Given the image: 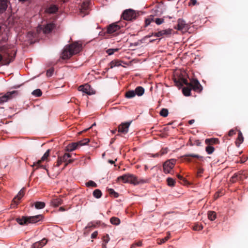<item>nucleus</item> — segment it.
Segmentation results:
<instances>
[{"mask_svg": "<svg viewBox=\"0 0 248 248\" xmlns=\"http://www.w3.org/2000/svg\"><path fill=\"white\" fill-rule=\"evenodd\" d=\"M108 192L110 196H113L115 198H117L119 196L118 193L115 192L113 189L109 188L108 189Z\"/></svg>", "mask_w": 248, "mask_h": 248, "instance_id": "4c0bfd02", "label": "nucleus"}, {"mask_svg": "<svg viewBox=\"0 0 248 248\" xmlns=\"http://www.w3.org/2000/svg\"><path fill=\"white\" fill-rule=\"evenodd\" d=\"M219 143V141L217 138L206 139L205 140V143L207 145L213 146L214 144H217Z\"/></svg>", "mask_w": 248, "mask_h": 248, "instance_id": "aec40b11", "label": "nucleus"}, {"mask_svg": "<svg viewBox=\"0 0 248 248\" xmlns=\"http://www.w3.org/2000/svg\"><path fill=\"white\" fill-rule=\"evenodd\" d=\"M7 0H0V14L3 13L8 7Z\"/></svg>", "mask_w": 248, "mask_h": 248, "instance_id": "6ab92c4d", "label": "nucleus"}, {"mask_svg": "<svg viewBox=\"0 0 248 248\" xmlns=\"http://www.w3.org/2000/svg\"><path fill=\"white\" fill-rule=\"evenodd\" d=\"M184 159L189 162H192L194 164L198 163L197 161H201L202 157L198 155L194 154H189L184 155L183 156Z\"/></svg>", "mask_w": 248, "mask_h": 248, "instance_id": "1a4fd4ad", "label": "nucleus"}, {"mask_svg": "<svg viewBox=\"0 0 248 248\" xmlns=\"http://www.w3.org/2000/svg\"><path fill=\"white\" fill-rule=\"evenodd\" d=\"M160 115L164 117H166L168 115V110L166 108H162L160 112Z\"/></svg>", "mask_w": 248, "mask_h": 248, "instance_id": "a19ab883", "label": "nucleus"}, {"mask_svg": "<svg viewBox=\"0 0 248 248\" xmlns=\"http://www.w3.org/2000/svg\"><path fill=\"white\" fill-rule=\"evenodd\" d=\"M208 218L211 220H214L216 218V214L214 211H209L208 212Z\"/></svg>", "mask_w": 248, "mask_h": 248, "instance_id": "473e14b6", "label": "nucleus"}, {"mask_svg": "<svg viewBox=\"0 0 248 248\" xmlns=\"http://www.w3.org/2000/svg\"><path fill=\"white\" fill-rule=\"evenodd\" d=\"M205 151L208 154L210 155L214 152L215 148L213 146L207 145L205 148Z\"/></svg>", "mask_w": 248, "mask_h": 248, "instance_id": "72a5a7b5", "label": "nucleus"}, {"mask_svg": "<svg viewBox=\"0 0 248 248\" xmlns=\"http://www.w3.org/2000/svg\"><path fill=\"white\" fill-rule=\"evenodd\" d=\"M190 142H191V145H196L197 146H199L200 145V143H201V142L199 140H194V142L192 143V140H190Z\"/></svg>", "mask_w": 248, "mask_h": 248, "instance_id": "864d4df0", "label": "nucleus"}, {"mask_svg": "<svg viewBox=\"0 0 248 248\" xmlns=\"http://www.w3.org/2000/svg\"><path fill=\"white\" fill-rule=\"evenodd\" d=\"M118 179L122 181L123 183H130L135 185L140 183L143 184L145 182V180L139 179L134 175L130 173L125 174L121 176L118 178Z\"/></svg>", "mask_w": 248, "mask_h": 248, "instance_id": "20e7f679", "label": "nucleus"}, {"mask_svg": "<svg viewBox=\"0 0 248 248\" xmlns=\"http://www.w3.org/2000/svg\"><path fill=\"white\" fill-rule=\"evenodd\" d=\"M25 189V188H23L20 190L17 195L13 200L12 203H11V206L14 207L15 206H16L18 204V201L20 200L21 198L24 195Z\"/></svg>", "mask_w": 248, "mask_h": 248, "instance_id": "ddd939ff", "label": "nucleus"}, {"mask_svg": "<svg viewBox=\"0 0 248 248\" xmlns=\"http://www.w3.org/2000/svg\"><path fill=\"white\" fill-rule=\"evenodd\" d=\"M50 150L48 149L46 152L44 154L43 156L41 157V159L38 160L36 162H34L33 165H31L32 167L33 168V171L38 169V168H42L45 170H46V166L43 165H41V163L43 161H46L47 160L48 157L49 155Z\"/></svg>", "mask_w": 248, "mask_h": 248, "instance_id": "423d86ee", "label": "nucleus"}, {"mask_svg": "<svg viewBox=\"0 0 248 248\" xmlns=\"http://www.w3.org/2000/svg\"><path fill=\"white\" fill-rule=\"evenodd\" d=\"M62 201L61 198H54L51 201V204L55 207H57L62 204Z\"/></svg>", "mask_w": 248, "mask_h": 248, "instance_id": "b1692460", "label": "nucleus"}, {"mask_svg": "<svg viewBox=\"0 0 248 248\" xmlns=\"http://www.w3.org/2000/svg\"><path fill=\"white\" fill-rule=\"evenodd\" d=\"M93 195L94 197L98 199L102 196V194L100 189H96L93 191Z\"/></svg>", "mask_w": 248, "mask_h": 248, "instance_id": "2f4dec72", "label": "nucleus"}, {"mask_svg": "<svg viewBox=\"0 0 248 248\" xmlns=\"http://www.w3.org/2000/svg\"><path fill=\"white\" fill-rule=\"evenodd\" d=\"M196 2V0H190V3L193 5H195Z\"/></svg>", "mask_w": 248, "mask_h": 248, "instance_id": "052dcab7", "label": "nucleus"}, {"mask_svg": "<svg viewBox=\"0 0 248 248\" xmlns=\"http://www.w3.org/2000/svg\"><path fill=\"white\" fill-rule=\"evenodd\" d=\"M170 233L168 232V235L167 236L162 239H157V243L159 245L164 243L170 238Z\"/></svg>", "mask_w": 248, "mask_h": 248, "instance_id": "7c9ffc66", "label": "nucleus"}, {"mask_svg": "<svg viewBox=\"0 0 248 248\" xmlns=\"http://www.w3.org/2000/svg\"><path fill=\"white\" fill-rule=\"evenodd\" d=\"M164 20L163 18H154V20L153 21L155 22V23L157 25H160L164 22Z\"/></svg>", "mask_w": 248, "mask_h": 248, "instance_id": "a18cd8bd", "label": "nucleus"}, {"mask_svg": "<svg viewBox=\"0 0 248 248\" xmlns=\"http://www.w3.org/2000/svg\"><path fill=\"white\" fill-rule=\"evenodd\" d=\"M58 9L56 5H52L46 9V12L50 14H53L56 13L58 11Z\"/></svg>", "mask_w": 248, "mask_h": 248, "instance_id": "bb28decb", "label": "nucleus"}, {"mask_svg": "<svg viewBox=\"0 0 248 248\" xmlns=\"http://www.w3.org/2000/svg\"><path fill=\"white\" fill-rule=\"evenodd\" d=\"M134 91L135 92L136 95L137 94L139 96L142 95L144 93V89L141 86L137 87Z\"/></svg>", "mask_w": 248, "mask_h": 248, "instance_id": "393cba45", "label": "nucleus"}, {"mask_svg": "<svg viewBox=\"0 0 248 248\" xmlns=\"http://www.w3.org/2000/svg\"><path fill=\"white\" fill-rule=\"evenodd\" d=\"M118 50L119 49L118 48L108 49L107 50V53L108 54V55H111L113 54L115 52L118 51Z\"/></svg>", "mask_w": 248, "mask_h": 248, "instance_id": "de8ad7c7", "label": "nucleus"}, {"mask_svg": "<svg viewBox=\"0 0 248 248\" xmlns=\"http://www.w3.org/2000/svg\"><path fill=\"white\" fill-rule=\"evenodd\" d=\"M55 25L52 23L47 24L43 29V32L45 33H48L52 31Z\"/></svg>", "mask_w": 248, "mask_h": 248, "instance_id": "412c9836", "label": "nucleus"}, {"mask_svg": "<svg viewBox=\"0 0 248 248\" xmlns=\"http://www.w3.org/2000/svg\"><path fill=\"white\" fill-rule=\"evenodd\" d=\"M14 58L11 56L9 51L3 53L2 55L0 54V64L8 65L12 62Z\"/></svg>", "mask_w": 248, "mask_h": 248, "instance_id": "6e6552de", "label": "nucleus"}, {"mask_svg": "<svg viewBox=\"0 0 248 248\" xmlns=\"http://www.w3.org/2000/svg\"><path fill=\"white\" fill-rule=\"evenodd\" d=\"M108 162L109 163H110L111 164H113L114 163V161L113 160H108Z\"/></svg>", "mask_w": 248, "mask_h": 248, "instance_id": "338daca9", "label": "nucleus"}, {"mask_svg": "<svg viewBox=\"0 0 248 248\" xmlns=\"http://www.w3.org/2000/svg\"><path fill=\"white\" fill-rule=\"evenodd\" d=\"M102 248H107V244L103 243L102 245Z\"/></svg>", "mask_w": 248, "mask_h": 248, "instance_id": "e2e57ef3", "label": "nucleus"}, {"mask_svg": "<svg viewBox=\"0 0 248 248\" xmlns=\"http://www.w3.org/2000/svg\"><path fill=\"white\" fill-rule=\"evenodd\" d=\"M61 157L62 159V161L66 163L67 162L68 159L71 157V155L69 153H65L63 156Z\"/></svg>", "mask_w": 248, "mask_h": 248, "instance_id": "f704fd0d", "label": "nucleus"}, {"mask_svg": "<svg viewBox=\"0 0 248 248\" xmlns=\"http://www.w3.org/2000/svg\"><path fill=\"white\" fill-rule=\"evenodd\" d=\"M32 94L35 96L39 97L42 95V93L40 89H38L34 90L32 92Z\"/></svg>", "mask_w": 248, "mask_h": 248, "instance_id": "ea45409f", "label": "nucleus"}, {"mask_svg": "<svg viewBox=\"0 0 248 248\" xmlns=\"http://www.w3.org/2000/svg\"><path fill=\"white\" fill-rule=\"evenodd\" d=\"M201 226L198 224L195 225L193 227V229L194 231H199L201 230Z\"/></svg>", "mask_w": 248, "mask_h": 248, "instance_id": "6e6d98bb", "label": "nucleus"}, {"mask_svg": "<svg viewBox=\"0 0 248 248\" xmlns=\"http://www.w3.org/2000/svg\"><path fill=\"white\" fill-rule=\"evenodd\" d=\"M175 28L179 31H185L187 29V26L184 20L179 18L177 20V27Z\"/></svg>", "mask_w": 248, "mask_h": 248, "instance_id": "dca6fc26", "label": "nucleus"}, {"mask_svg": "<svg viewBox=\"0 0 248 248\" xmlns=\"http://www.w3.org/2000/svg\"><path fill=\"white\" fill-rule=\"evenodd\" d=\"M175 163L174 159H170L166 161L163 164L164 171L166 173H170V170L173 168Z\"/></svg>", "mask_w": 248, "mask_h": 248, "instance_id": "9b49d317", "label": "nucleus"}, {"mask_svg": "<svg viewBox=\"0 0 248 248\" xmlns=\"http://www.w3.org/2000/svg\"><path fill=\"white\" fill-rule=\"evenodd\" d=\"M47 242V240L44 238L41 240L36 242L32 245L33 248H42L44 247Z\"/></svg>", "mask_w": 248, "mask_h": 248, "instance_id": "a211bd4d", "label": "nucleus"}, {"mask_svg": "<svg viewBox=\"0 0 248 248\" xmlns=\"http://www.w3.org/2000/svg\"><path fill=\"white\" fill-rule=\"evenodd\" d=\"M194 122V120H190V121H189V122H188V123H189V124H192Z\"/></svg>", "mask_w": 248, "mask_h": 248, "instance_id": "69168bd1", "label": "nucleus"}, {"mask_svg": "<svg viewBox=\"0 0 248 248\" xmlns=\"http://www.w3.org/2000/svg\"><path fill=\"white\" fill-rule=\"evenodd\" d=\"M201 173H202V171H201L200 168H198L197 171V174H196L197 177H200L202 176Z\"/></svg>", "mask_w": 248, "mask_h": 248, "instance_id": "4d7b16f0", "label": "nucleus"}, {"mask_svg": "<svg viewBox=\"0 0 248 248\" xmlns=\"http://www.w3.org/2000/svg\"><path fill=\"white\" fill-rule=\"evenodd\" d=\"M137 16V13H136L135 11L131 9L124 10L122 15V17L123 19L127 21H132L135 19Z\"/></svg>", "mask_w": 248, "mask_h": 248, "instance_id": "0eeeda50", "label": "nucleus"}, {"mask_svg": "<svg viewBox=\"0 0 248 248\" xmlns=\"http://www.w3.org/2000/svg\"><path fill=\"white\" fill-rule=\"evenodd\" d=\"M59 210L60 211L62 212V211H64L65 210V208H64L63 207H61L59 208Z\"/></svg>", "mask_w": 248, "mask_h": 248, "instance_id": "680f3d73", "label": "nucleus"}, {"mask_svg": "<svg viewBox=\"0 0 248 248\" xmlns=\"http://www.w3.org/2000/svg\"><path fill=\"white\" fill-rule=\"evenodd\" d=\"M116 131L117 130L116 129H114V130H113L111 131V132L113 133V134H115L116 132Z\"/></svg>", "mask_w": 248, "mask_h": 248, "instance_id": "774afa93", "label": "nucleus"}, {"mask_svg": "<svg viewBox=\"0 0 248 248\" xmlns=\"http://www.w3.org/2000/svg\"><path fill=\"white\" fill-rule=\"evenodd\" d=\"M136 95L135 92L134 90H129L125 93V97L127 98H132Z\"/></svg>", "mask_w": 248, "mask_h": 248, "instance_id": "c85d7f7f", "label": "nucleus"}, {"mask_svg": "<svg viewBox=\"0 0 248 248\" xmlns=\"http://www.w3.org/2000/svg\"><path fill=\"white\" fill-rule=\"evenodd\" d=\"M102 240H103V243H105L106 244H107L110 240V238L109 237L108 234H107L103 236V237L102 238Z\"/></svg>", "mask_w": 248, "mask_h": 248, "instance_id": "49530a36", "label": "nucleus"}, {"mask_svg": "<svg viewBox=\"0 0 248 248\" xmlns=\"http://www.w3.org/2000/svg\"><path fill=\"white\" fill-rule=\"evenodd\" d=\"M178 178L181 181V183L183 185H187L188 184V182L182 176H181L180 174H177V175Z\"/></svg>", "mask_w": 248, "mask_h": 248, "instance_id": "58836bf2", "label": "nucleus"}, {"mask_svg": "<svg viewBox=\"0 0 248 248\" xmlns=\"http://www.w3.org/2000/svg\"><path fill=\"white\" fill-rule=\"evenodd\" d=\"M98 235V232L97 231L94 232L91 235L92 238H96Z\"/></svg>", "mask_w": 248, "mask_h": 248, "instance_id": "13d9d810", "label": "nucleus"}, {"mask_svg": "<svg viewBox=\"0 0 248 248\" xmlns=\"http://www.w3.org/2000/svg\"><path fill=\"white\" fill-rule=\"evenodd\" d=\"M244 141V138L242 132L239 131L238 133V137L236 141V145L239 146V145L242 143Z\"/></svg>", "mask_w": 248, "mask_h": 248, "instance_id": "a878e982", "label": "nucleus"}, {"mask_svg": "<svg viewBox=\"0 0 248 248\" xmlns=\"http://www.w3.org/2000/svg\"><path fill=\"white\" fill-rule=\"evenodd\" d=\"M44 217L42 215L34 216H22L16 218V221L20 225H27L28 224H34L42 220Z\"/></svg>", "mask_w": 248, "mask_h": 248, "instance_id": "7ed1b4c3", "label": "nucleus"}, {"mask_svg": "<svg viewBox=\"0 0 248 248\" xmlns=\"http://www.w3.org/2000/svg\"><path fill=\"white\" fill-rule=\"evenodd\" d=\"M17 93L18 92L17 91L7 92L5 94L0 97V104H2L7 102L8 100L11 99L15 96L17 95Z\"/></svg>", "mask_w": 248, "mask_h": 248, "instance_id": "9d476101", "label": "nucleus"}, {"mask_svg": "<svg viewBox=\"0 0 248 248\" xmlns=\"http://www.w3.org/2000/svg\"><path fill=\"white\" fill-rule=\"evenodd\" d=\"M172 31L171 29H167L164 30H162L159 31L157 32H155L153 33L154 36L157 37L163 36H168L171 34Z\"/></svg>", "mask_w": 248, "mask_h": 248, "instance_id": "f3484780", "label": "nucleus"}, {"mask_svg": "<svg viewBox=\"0 0 248 248\" xmlns=\"http://www.w3.org/2000/svg\"><path fill=\"white\" fill-rule=\"evenodd\" d=\"M54 72V69L53 68H50L47 70L46 75L48 77H51Z\"/></svg>", "mask_w": 248, "mask_h": 248, "instance_id": "09e8293b", "label": "nucleus"}, {"mask_svg": "<svg viewBox=\"0 0 248 248\" xmlns=\"http://www.w3.org/2000/svg\"><path fill=\"white\" fill-rule=\"evenodd\" d=\"M62 162H63V161H62V159L61 156H59L58 158V160L57 161V167H59L62 163Z\"/></svg>", "mask_w": 248, "mask_h": 248, "instance_id": "3c124183", "label": "nucleus"}, {"mask_svg": "<svg viewBox=\"0 0 248 248\" xmlns=\"http://www.w3.org/2000/svg\"><path fill=\"white\" fill-rule=\"evenodd\" d=\"M90 141V140L89 139H84L83 140H81L78 141V142L79 146H81L83 145H85L87 144Z\"/></svg>", "mask_w": 248, "mask_h": 248, "instance_id": "e433bc0d", "label": "nucleus"}, {"mask_svg": "<svg viewBox=\"0 0 248 248\" xmlns=\"http://www.w3.org/2000/svg\"><path fill=\"white\" fill-rule=\"evenodd\" d=\"M110 222L113 225H118L120 223L121 221L119 218L113 217L110 218Z\"/></svg>", "mask_w": 248, "mask_h": 248, "instance_id": "c756f323", "label": "nucleus"}, {"mask_svg": "<svg viewBox=\"0 0 248 248\" xmlns=\"http://www.w3.org/2000/svg\"><path fill=\"white\" fill-rule=\"evenodd\" d=\"M167 184L169 186H172L175 185V180L171 178H168L167 179Z\"/></svg>", "mask_w": 248, "mask_h": 248, "instance_id": "37998d69", "label": "nucleus"}, {"mask_svg": "<svg viewBox=\"0 0 248 248\" xmlns=\"http://www.w3.org/2000/svg\"><path fill=\"white\" fill-rule=\"evenodd\" d=\"M232 177V179H235L236 180H239L241 179V175L235 173Z\"/></svg>", "mask_w": 248, "mask_h": 248, "instance_id": "603ef678", "label": "nucleus"}, {"mask_svg": "<svg viewBox=\"0 0 248 248\" xmlns=\"http://www.w3.org/2000/svg\"><path fill=\"white\" fill-rule=\"evenodd\" d=\"M230 181L232 182V183H235L237 180L235 179H232V177L231 178V179H230Z\"/></svg>", "mask_w": 248, "mask_h": 248, "instance_id": "0e129e2a", "label": "nucleus"}, {"mask_svg": "<svg viewBox=\"0 0 248 248\" xmlns=\"http://www.w3.org/2000/svg\"><path fill=\"white\" fill-rule=\"evenodd\" d=\"M34 206L37 209H41L45 207V203L42 202H36L34 203Z\"/></svg>", "mask_w": 248, "mask_h": 248, "instance_id": "cd10ccee", "label": "nucleus"}, {"mask_svg": "<svg viewBox=\"0 0 248 248\" xmlns=\"http://www.w3.org/2000/svg\"><path fill=\"white\" fill-rule=\"evenodd\" d=\"M235 134H236L235 131L233 129H231L229 131V132L228 133V135L230 137H232V136H233L234 135H235Z\"/></svg>", "mask_w": 248, "mask_h": 248, "instance_id": "5fc2aeb1", "label": "nucleus"}, {"mask_svg": "<svg viewBox=\"0 0 248 248\" xmlns=\"http://www.w3.org/2000/svg\"><path fill=\"white\" fill-rule=\"evenodd\" d=\"M78 90L79 91H81L88 95H91L93 93L92 90L91 89L90 85L88 84L80 85L79 86Z\"/></svg>", "mask_w": 248, "mask_h": 248, "instance_id": "2eb2a0df", "label": "nucleus"}, {"mask_svg": "<svg viewBox=\"0 0 248 248\" xmlns=\"http://www.w3.org/2000/svg\"><path fill=\"white\" fill-rule=\"evenodd\" d=\"M74 161V159H68L67 162L64 165V167H65L68 164L73 163Z\"/></svg>", "mask_w": 248, "mask_h": 248, "instance_id": "bf43d9fd", "label": "nucleus"}, {"mask_svg": "<svg viewBox=\"0 0 248 248\" xmlns=\"http://www.w3.org/2000/svg\"><path fill=\"white\" fill-rule=\"evenodd\" d=\"M86 186L88 187L92 186L93 187H96L97 186V184L93 181L90 180L86 183Z\"/></svg>", "mask_w": 248, "mask_h": 248, "instance_id": "79ce46f5", "label": "nucleus"}, {"mask_svg": "<svg viewBox=\"0 0 248 248\" xmlns=\"http://www.w3.org/2000/svg\"><path fill=\"white\" fill-rule=\"evenodd\" d=\"M79 147L78 142H73L69 144L66 147V150L68 152L73 151Z\"/></svg>", "mask_w": 248, "mask_h": 248, "instance_id": "4be33fe9", "label": "nucleus"}, {"mask_svg": "<svg viewBox=\"0 0 248 248\" xmlns=\"http://www.w3.org/2000/svg\"><path fill=\"white\" fill-rule=\"evenodd\" d=\"M174 81L178 87H181L184 85L186 86L183 88L182 90L183 93L185 96H189L191 90L198 93H200L202 90L201 84L196 78L191 79L189 82L187 79L180 78L178 80L175 79Z\"/></svg>", "mask_w": 248, "mask_h": 248, "instance_id": "f257e3e1", "label": "nucleus"}, {"mask_svg": "<svg viewBox=\"0 0 248 248\" xmlns=\"http://www.w3.org/2000/svg\"><path fill=\"white\" fill-rule=\"evenodd\" d=\"M82 45L77 42H74L66 45L62 51L61 58L63 60H67L73 55L79 53L81 50Z\"/></svg>", "mask_w": 248, "mask_h": 248, "instance_id": "f03ea898", "label": "nucleus"}, {"mask_svg": "<svg viewBox=\"0 0 248 248\" xmlns=\"http://www.w3.org/2000/svg\"><path fill=\"white\" fill-rule=\"evenodd\" d=\"M130 122H126L121 124L118 126V132L124 134L128 133Z\"/></svg>", "mask_w": 248, "mask_h": 248, "instance_id": "4468645a", "label": "nucleus"}, {"mask_svg": "<svg viewBox=\"0 0 248 248\" xmlns=\"http://www.w3.org/2000/svg\"><path fill=\"white\" fill-rule=\"evenodd\" d=\"M141 246V242H138L137 243H133L131 246V248H136L137 247H140Z\"/></svg>", "mask_w": 248, "mask_h": 248, "instance_id": "8fccbe9b", "label": "nucleus"}, {"mask_svg": "<svg viewBox=\"0 0 248 248\" xmlns=\"http://www.w3.org/2000/svg\"><path fill=\"white\" fill-rule=\"evenodd\" d=\"M168 149L167 148H162L160 152L155 154H152V156L153 157H158L162 155L166 154L168 153Z\"/></svg>", "mask_w": 248, "mask_h": 248, "instance_id": "5701e85b", "label": "nucleus"}, {"mask_svg": "<svg viewBox=\"0 0 248 248\" xmlns=\"http://www.w3.org/2000/svg\"><path fill=\"white\" fill-rule=\"evenodd\" d=\"M123 23L124 24V25L122 24V22H118L109 25L104 33L112 34L118 31L121 27L126 26V23L124 22H123Z\"/></svg>", "mask_w": 248, "mask_h": 248, "instance_id": "39448f33", "label": "nucleus"}, {"mask_svg": "<svg viewBox=\"0 0 248 248\" xmlns=\"http://www.w3.org/2000/svg\"><path fill=\"white\" fill-rule=\"evenodd\" d=\"M109 65L110 68L120 66L121 65L120 62L118 61H112L110 62Z\"/></svg>", "mask_w": 248, "mask_h": 248, "instance_id": "c9c22d12", "label": "nucleus"}, {"mask_svg": "<svg viewBox=\"0 0 248 248\" xmlns=\"http://www.w3.org/2000/svg\"><path fill=\"white\" fill-rule=\"evenodd\" d=\"M154 20V17L153 16H150V17L145 20V26H148L151 22Z\"/></svg>", "mask_w": 248, "mask_h": 248, "instance_id": "c03bdc74", "label": "nucleus"}, {"mask_svg": "<svg viewBox=\"0 0 248 248\" xmlns=\"http://www.w3.org/2000/svg\"><path fill=\"white\" fill-rule=\"evenodd\" d=\"M89 2L87 1L83 2L79 8V15L81 16L84 17L85 16L89 14Z\"/></svg>", "mask_w": 248, "mask_h": 248, "instance_id": "f8f14e48", "label": "nucleus"}]
</instances>
